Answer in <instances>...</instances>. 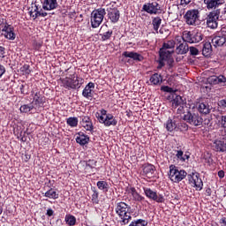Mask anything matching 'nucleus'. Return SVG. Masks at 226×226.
<instances>
[{
	"label": "nucleus",
	"mask_w": 226,
	"mask_h": 226,
	"mask_svg": "<svg viewBox=\"0 0 226 226\" xmlns=\"http://www.w3.org/2000/svg\"><path fill=\"white\" fill-rule=\"evenodd\" d=\"M199 17L200 12L197 9L188 10L184 15V19L187 26H197V22H199Z\"/></svg>",
	"instance_id": "obj_11"
},
{
	"label": "nucleus",
	"mask_w": 226,
	"mask_h": 226,
	"mask_svg": "<svg viewBox=\"0 0 226 226\" xmlns=\"http://www.w3.org/2000/svg\"><path fill=\"white\" fill-rule=\"evenodd\" d=\"M165 61H167V60L162 59L159 57V61H158L159 64L157 66L158 70H162V68H163V66H165Z\"/></svg>",
	"instance_id": "obj_56"
},
{
	"label": "nucleus",
	"mask_w": 226,
	"mask_h": 226,
	"mask_svg": "<svg viewBox=\"0 0 226 226\" xmlns=\"http://www.w3.org/2000/svg\"><path fill=\"white\" fill-rule=\"evenodd\" d=\"M29 15L30 17H33L34 20H36V19H38V17H47V15H49V13H47L46 11H43V7H38V5H34V11L31 10L29 11Z\"/></svg>",
	"instance_id": "obj_20"
},
{
	"label": "nucleus",
	"mask_w": 226,
	"mask_h": 226,
	"mask_svg": "<svg viewBox=\"0 0 226 226\" xmlns=\"http://www.w3.org/2000/svg\"><path fill=\"white\" fill-rule=\"evenodd\" d=\"M33 110H37L33 102L29 104H23L19 108L21 114H33Z\"/></svg>",
	"instance_id": "obj_31"
},
{
	"label": "nucleus",
	"mask_w": 226,
	"mask_h": 226,
	"mask_svg": "<svg viewBox=\"0 0 226 226\" xmlns=\"http://www.w3.org/2000/svg\"><path fill=\"white\" fill-rule=\"evenodd\" d=\"M82 84H84V79L76 77L75 79V74L72 75V89H80L82 87Z\"/></svg>",
	"instance_id": "obj_38"
},
{
	"label": "nucleus",
	"mask_w": 226,
	"mask_h": 226,
	"mask_svg": "<svg viewBox=\"0 0 226 226\" xmlns=\"http://www.w3.org/2000/svg\"><path fill=\"white\" fill-rule=\"evenodd\" d=\"M152 26H153L154 31H155V33H158V30L162 26V18H160L159 16L153 18Z\"/></svg>",
	"instance_id": "obj_40"
},
{
	"label": "nucleus",
	"mask_w": 226,
	"mask_h": 226,
	"mask_svg": "<svg viewBox=\"0 0 226 226\" xmlns=\"http://www.w3.org/2000/svg\"><path fill=\"white\" fill-rule=\"evenodd\" d=\"M172 109H177L179 105H186V102L183 100L181 95L175 94L173 95V99L171 101Z\"/></svg>",
	"instance_id": "obj_30"
},
{
	"label": "nucleus",
	"mask_w": 226,
	"mask_h": 226,
	"mask_svg": "<svg viewBox=\"0 0 226 226\" xmlns=\"http://www.w3.org/2000/svg\"><path fill=\"white\" fill-rule=\"evenodd\" d=\"M189 52L191 56H199V49L193 46L189 48Z\"/></svg>",
	"instance_id": "obj_52"
},
{
	"label": "nucleus",
	"mask_w": 226,
	"mask_h": 226,
	"mask_svg": "<svg viewBox=\"0 0 226 226\" xmlns=\"http://www.w3.org/2000/svg\"><path fill=\"white\" fill-rule=\"evenodd\" d=\"M203 4H205V8L208 11L218 10L220 6L225 4V0H201Z\"/></svg>",
	"instance_id": "obj_14"
},
{
	"label": "nucleus",
	"mask_w": 226,
	"mask_h": 226,
	"mask_svg": "<svg viewBox=\"0 0 226 226\" xmlns=\"http://www.w3.org/2000/svg\"><path fill=\"white\" fill-rule=\"evenodd\" d=\"M106 11H108V19L110 20L111 24H117L119 19H121V11H119L117 3L111 2L107 4Z\"/></svg>",
	"instance_id": "obj_3"
},
{
	"label": "nucleus",
	"mask_w": 226,
	"mask_h": 226,
	"mask_svg": "<svg viewBox=\"0 0 226 226\" xmlns=\"http://www.w3.org/2000/svg\"><path fill=\"white\" fill-rule=\"evenodd\" d=\"M75 140L79 146H86L87 144H89L90 138L83 132H79L76 133Z\"/></svg>",
	"instance_id": "obj_22"
},
{
	"label": "nucleus",
	"mask_w": 226,
	"mask_h": 226,
	"mask_svg": "<svg viewBox=\"0 0 226 226\" xmlns=\"http://www.w3.org/2000/svg\"><path fill=\"white\" fill-rule=\"evenodd\" d=\"M174 53V50H169V49H160L159 50V57L160 59H164V61H167L172 57V54Z\"/></svg>",
	"instance_id": "obj_35"
},
{
	"label": "nucleus",
	"mask_w": 226,
	"mask_h": 226,
	"mask_svg": "<svg viewBox=\"0 0 226 226\" xmlns=\"http://www.w3.org/2000/svg\"><path fill=\"white\" fill-rule=\"evenodd\" d=\"M6 54V48L0 46V58L4 57Z\"/></svg>",
	"instance_id": "obj_58"
},
{
	"label": "nucleus",
	"mask_w": 226,
	"mask_h": 226,
	"mask_svg": "<svg viewBox=\"0 0 226 226\" xmlns=\"http://www.w3.org/2000/svg\"><path fill=\"white\" fill-rule=\"evenodd\" d=\"M196 109L200 114L207 116L211 112V108L207 102H199L196 104Z\"/></svg>",
	"instance_id": "obj_24"
},
{
	"label": "nucleus",
	"mask_w": 226,
	"mask_h": 226,
	"mask_svg": "<svg viewBox=\"0 0 226 226\" xmlns=\"http://www.w3.org/2000/svg\"><path fill=\"white\" fill-rule=\"evenodd\" d=\"M155 171L156 167L153 164L147 163L143 166V174H145L147 177H151Z\"/></svg>",
	"instance_id": "obj_28"
},
{
	"label": "nucleus",
	"mask_w": 226,
	"mask_h": 226,
	"mask_svg": "<svg viewBox=\"0 0 226 226\" xmlns=\"http://www.w3.org/2000/svg\"><path fill=\"white\" fill-rule=\"evenodd\" d=\"M95 117L99 121L101 124H104V126H117V119L114 117V115L108 113L106 117L100 116L99 112L95 113Z\"/></svg>",
	"instance_id": "obj_10"
},
{
	"label": "nucleus",
	"mask_w": 226,
	"mask_h": 226,
	"mask_svg": "<svg viewBox=\"0 0 226 226\" xmlns=\"http://www.w3.org/2000/svg\"><path fill=\"white\" fill-rule=\"evenodd\" d=\"M112 34H114V31L112 30H108L107 32L101 34L102 41H107L108 40H110V38H112Z\"/></svg>",
	"instance_id": "obj_46"
},
{
	"label": "nucleus",
	"mask_w": 226,
	"mask_h": 226,
	"mask_svg": "<svg viewBox=\"0 0 226 226\" xmlns=\"http://www.w3.org/2000/svg\"><path fill=\"white\" fill-rule=\"evenodd\" d=\"M218 124L226 131V116H222L218 118Z\"/></svg>",
	"instance_id": "obj_48"
},
{
	"label": "nucleus",
	"mask_w": 226,
	"mask_h": 226,
	"mask_svg": "<svg viewBox=\"0 0 226 226\" xmlns=\"http://www.w3.org/2000/svg\"><path fill=\"white\" fill-rule=\"evenodd\" d=\"M169 179L172 183H181L183 179L188 176V173L185 170H179L176 165L171 164L170 166V171L168 172Z\"/></svg>",
	"instance_id": "obj_2"
},
{
	"label": "nucleus",
	"mask_w": 226,
	"mask_h": 226,
	"mask_svg": "<svg viewBox=\"0 0 226 226\" xmlns=\"http://www.w3.org/2000/svg\"><path fill=\"white\" fill-rule=\"evenodd\" d=\"M204 35L197 29L192 31H184V41L185 43H199L202 41Z\"/></svg>",
	"instance_id": "obj_6"
},
{
	"label": "nucleus",
	"mask_w": 226,
	"mask_h": 226,
	"mask_svg": "<svg viewBox=\"0 0 226 226\" xmlns=\"http://www.w3.org/2000/svg\"><path fill=\"white\" fill-rule=\"evenodd\" d=\"M92 194H91V201L92 204H100V192L96 189V187L92 186Z\"/></svg>",
	"instance_id": "obj_36"
},
{
	"label": "nucleus",
	"mask_w": 226,
	"mask_h": 226,
	"mask_svg": "<svg viewBox=\"0 0 226 226\" xmlns=\"http://www.w3.org/2000/svg\"><path fill=\"white\" fill-rule=\"evenodd\" d=\"M210 80L214 85L217 84L218 86H223L226 87V77L224 75L213 76Z\"/></svg>",
	"instance_id": "obj_27"
},
{
	"label": "nucleus",
	"mask_w": 226,
	"mask_h": 226,
	"mask_svg": "<svg viewBox=\"0 0 226 226\" xmlns=\"http://www.w3.org/2000/svg\"><path fill=\"white\" fill-rule=\"evenodd\" d=\"M212 52H213V46L211 45V42L209 41L205 42L203 44L202 55L205 56V57H209Z\"/></svg>",
	"instance_id": "obj_37"
},
{
	"label": "nucleus",
	"mask_w": 226,
	"mask_h": 226,
	"mask_svg": "<svg viewBox=\"0 0 226 226\" xmlns=\"http://www.w3.org/2000/svg\"><path fill=\"white\" fill-rule=\"evenodd\" d=\"M105 15H107V11L103 8H99L91 13V26L94 29L102 26Z\"/></svg>",
	"instance_id": "obj_5"
},
{
	"label": "nucleus",
	"mask_w": 226,
	"mask_h": 226,
	"mask_svg": "<svg viewBox=\"0 0 226 226\" xmlns=\"http://www.w3.org/2000/svg\"><path fill=\"white\" fill-rule=\"evenodd\" d=\"M41 3L46 11H51V10H56L59 6L57 0H41Z\"/></svg>",
	"instance_id": "obj_18"
},
{
	"label": "nucleus",
	"mask_w": 226,
	"mask_h": 226,
	"mask_svg": "<svg viewBox=\"0 0 226 226\" xmlns=\"http://www.w3.org/2000/svg\"><path fill=\"white\" fill-rule=\"evenodd\" d=\"M142 11L149 13V15H160L162 13V6L156 1L147 3L143 5Z\"/></svg>",
	"instance_id": "obj_13"
},
{
	"label": "nucleus",
	"mask_w": 226,
	"mask_h": 226,
	"mask_svg": "<svg viewBox=\"0 0 226 226\" xmlns=\"http://www.w3.org/2000/svg\"><path fill=\"white\" fill-rule=\"evenodd\" d=\"M143 192L147 199H149L150 200H154V202H157L158 204H163V202H165L163 194H158L156 191H153L149 187H143Z\"/></svg>",
	"instance_id": "obj_12"
},
{
	"label": "nucleus",
	"mask_w": 226,
	"mask_h": 226,
	"mask_svg": "<svg viewBox=\"0 0 226 226\" xmlns=\"http://www.w3.org/2000/svg\"><path fill=\"white\" fill-rule=\"evenodd\" d=\"M96 186L98 190H101L102 192H109V188H110V185H109V182L107 181H98L96 183Z\"/></svg>",
	"instance_id": "obj_41"
},
{
	"label": "nucleus",
	"mask_w": 226,
	"mask_h": 226,
	"mask_svg": "<svg viewBox=\"0 0 226 226\" xmlns=\"http://www.w3.org/2000/svg\"><path fill=\"white\" fill-rule=\"evenodd\" d=\"M175 47H176V41H174V40H170L166 42H163L162 47L161 49L162 50H169V49L173 50Z\"/></svg>",
	"instance_id": "obj_44"
},
{
	"label": "nucleus",
	"mask_w": 226,
	"mask_h": 226,
	"mask_svg": "<svg viewBox=\"0 0 226 226\" xmlns=\"http://www.w3.org/2000/svg\"><path fill=\"white\" fill-rule=\"evenodd\" d=\"M12 26H13L8 24V21H7L5 24L0 26V31H2V33H5V31H8Z\"/></svg>",
	"instance_id": "obj_51"
},
{
	"label": "nucleus",
	"mask_w": 226,
	"mask_h": 226,
	"mask_svg": "<svg viewBox=\"0 0 226 226\" xmlns=\"http://www.w3.org/2000/svg\"><path fill=\"white\" fill-rule=\"evenodd\" d=\"M175 45L177 43V45H181V43L185 42V32H183V36H179V35H177L175 37Z\"/></svg>",
	"instance_id": "obj_49"
},
{
	"label": "nucleus",
	"mask_w": 226,
	"mask_h": 226,
	"mask_svg": "<svg viewBox=\"0 0 226 226\" xmlns=\"http://www.w3.org/2000/svg\"><path fill=\"white\" fill-rule=\"evenodd\" d=\"M31 96L33 99L32 104L36 109H43V107H45V104L47 103V97H45L40 90H32Z\"/></svg>",
	"instance_id": "obj_8"
},
{
	"label": "nucleus",
	"mask_w": 226,
	"mask_h": 226,
	"mask_svg": "<svg viewBox=\"0 0 226 226\" xmlns=\"http://www.w3.org/2000/svg\"><path fill=\"white\" fill-rule=\"evenodd\" d=\"M166 130L168 132H177V120L169 118L166 122Z\"/></svg>",
	"instance_id": "obj_33"
},
{
	"label": "nucleus",
	"mask_w": 226,
	"mask_h": 226,
	"mask_svg": "<svg viewBox=\"0 0 226 226\" xmlns=\"http://www.w3.org/2000/svg\"><path fill=\"white\" fill-rule=\"evenodd\" d=\"M212 147L214 151H216V153H226L225 138L222 139H215L212 144Z\"/></svg>",
	"instance_id": "obj_16"
},
{
	"label": "nucleus",
	"mask_w": 226,
	"mask_h": 226,
	"mask_svg": "<svg viewBox=\"0 0 226 226\" xmlns=\"http://www.w3.org/2000/svg\"><path fill=\"white\" fill-rule=\"evenodd\" d=\"M115 213L118 215L120 225H128L132 220V206L124 201L115 205Z\"/></svg>",
	"instance_id": "obj_1"
},
{
	"label": "nucleus",
	"mask_w": 226,
	"mask_h": 226,
	"mask_svg": "<svg viewBox=\"0 0 226 226\" xmlns=\"http://www.w3.org/2000/svg\"><path fill=\"white\" fill-rule=\"evenodd\" d=\"M94 83L93 82H88V84L85 87V88L82 91V96L84 98H87V100H91L94 96Z\"/></svg>",
	"instance_id": "obj_17"
},
{
	"label": "nucleus",
	"mask_w": 226,
	"mask_h": 226,
	"mask_svg": "<svg viewBox=\"0 0 226 226\" xmlns=\"http://www.w3.org/2000/svg\"><path fill=\"white\" fill-rule=\"evenodd\" d=\"M226 41V37H224L222 34H219L218 35H215L212 39V44L214 47H222V45Z\"/></svg>",
	"instance_id": "obj_25"
},
{
	"label": "nucleus",
	"mask_w": 226,
	"mask_h": 226,
	"mask_svg": "<svg viewBox=\"0 0 226 226\" xmlns=\"http://www.w3.org/2000/svg\"><path fill=\"white\" fill-rule=\"evenodd\" d=\"M59 81L62 84V87H64V89H73V79L70 77L65 78H60Z\"/></svg>",
	"instance_id": "obj_29"
},
{
	"label": "nucleus",
	"mask_w": 226,
	"mask_h": 226,
	"mask_svg": "<svg viewBox=\"0 0 226 226\" xmlns=\"http://www.w3.org/2000/svg\"><path fill=\"white\" fill-rule=\"evenodd\" d=\"M122 56L124 57H130L133 59V61L142 62L144 61V56L137 52L134 51H124Z\"/></svg>",
	"instance_id": "obj_23"
},
{
	"label": "nucleus",
	"mask_w": 226,
	"mask_h": 226,
	"mask_svg": "<svg viewBox=\"0 0 226 226\" xmlns=\"http://www.w3.org/2000/svg\"><path fill=\"white\" fill-rule=\"evenodd\" d=\"M80 124L87 132H91L92 133L94 132V125L93 124V120L89 116H82Z\"/></svg>",
	"instance_id": "obj_15"
},
{
	"label": "nucleus",
	"mask_w": 226,
	"mask_h": 226,
	"mask_svg": "<svg viewBox=\"0 0 226 226\" xmlns=\"http://www.w3.org/2000/svg\"><path fill=\"white\" fill-rule=\"evenodd\" d=\"M98 162L94 159H90L88 161H81L80 164L85 167V170H89V169H96Z\"/></svg>",
	"instance_id": "obj_32"
},
{
	"label": "nucleus",
	"mask_w": 226,
	"mask_h": 226,
	"mask_svg": "<svg viewBox=\"0 0 226 226\" xmlns=\"http://www.w3.org/2000/svg\"><path fill=\"white\" fill-rule=\"evenodd\" d=\"M184 121H186L192 126H202L204 119L199 113H194L192 111H187L183 117Z\"/></svg>",
	"instance_id": "obj_9"
},
{
	"label": "nucleus",
	"mask_w": 226,
	"mask_h": 226,
	"mask_svg": "<svg viewBox=\"0 0 226 226\" xmlns=\"http://www.w3.org/2000/svg\"><path fill=\"white\" fill-rule=\"evenodd\" d=\"M99 116H102V117H103V116H105L107 117V116H109V114L107 113L105 109H100Z\"/></svg>",
	"instance_id": "obj_61"
},
{
	"label": "nucleus",
	"mask_w": 226,
	"mask_h": 226,
	"mask_svg": "<svg viewBox=\"0 0 226 226\" xmlns=\"http://www.w3.org/2000/svg\"><path fill=\"white\" fill-rule=\"evenodd\" d=\"M189 185L195 188L196 192H200L204 188V182L200 177V173L194 171L187 175Z\"/></svg>",
	"instance_id": "obj_4"
},
{
	"label": "nucleus",
	"mask_w": 226,
	"mask_h": 226,
	"mask_svg": "<svg viewBox=\"0 0 226 226\" xmlns=\"http://www.w3.org/2000/svg\"><path fill=\"white\" fill-rule=\"evenodd\" d=\"M222 13L221 9H216L207 14L206 22L207 27L210 29H216L218 27V20H220V15Z\"/></svg>",
	"instance_id": "obj_7"
},
{
	"label": "nucleus",
	"mask_w": 226,
	"mask_h": 226,
	"mask_svg": "<svg viewBox=\"0 0 226 226\" xmlns=\"http://www.w3.org/2000/svg\"><path fill=\"white\" fill-rule=\"evenodd\" d=\"M163 83V76L162 74L155 72L150 76L148 86H162Z\"/></svg>",
	"instance_id": "obj_19"
},
{
	"label": "nucleus",
	"mask_w": 226,
	"mask_h": 226,
	"mask_svg": "<svg viewBox=\"0 0 226 226\" xmlns=\"http://www.w3.org/2000/svg\"><path fill=\"white\" fill-rule=\"evenodd\" d=\"M125 192L129 195H132V200H135V202H142V200H144L145 199L142 195H140V193L137 192V189H135V187H126Z\"/></svg>",
	"instance_id": "obj_21"
},
{
	"label": "nucleus",
	"mask_w": 226,
	"mask_h": 226,
	"mask_svg": "<svg viewBox=\"0 0 226 226\" xmlns=\"http://www.w3.org/2000/svg\"><path fill=\"white\" fill-rule=\"evenodd\" d=\"M219 223L221 224V226H226V217L221 218Z\"/></svg>",
	"instance_id": "obj_64"
},
{
	"label": "nucleus",
	"mask_w": 226,
	"mask_h": 226,
	"mask_svg": "<svg viewBox=\"0 0 226 226\" xmlns=\"http://www.w3.org/2000/svg\"><path fill=\"white\" fill-rule=\"evenodd\" d=\"M43 197H47L48 199H53L54 200L59 199V193L56 192L53 188L48 190L45 193H42Z\"/></svg>",
	"instance_id": "obj_39"
},
{
	"label": "nucleus",
	"mask_w": 226,
	"mask_h": 226,
	"mask_svg": "<svg viewBox=\"0 0 226 226\" xmlns=\"http://www.w3.org/2000/svg\"><path fill=\"white\" fill-rule=\"evenodd\" d=\"M2 36L5 38V40H15L17 38V34H15V27H11L8 30H5L2 33Z\"/></svg>",
	"instance_id": "obj_34"
},
{
	"label": "nucleus",
	"mask_w": 226,
	"mask_h": 226,
	"mask_svg": "<svg viewBox=\"0 0 226 226\" xmlns=\"http://www.w3.org/2000/svg\"><path fill=\"white\" fill-rule=\"evenodd\" d=\"M161 91H163L164 93H176L174 91V88L169 87V86H162L161 87Z\"/></svg>",
	"instance_id": "obj_50"
},
{
	"label": "nucleus",
	"mask_w": 226,
	"mask_h": 226,
	"mask_svg": "<svg viewBox=\"0 0 226 226\" xmlns=\"http://www.w3.org/2000/svg\"><path fill=\"white\" fill-rule=\"evenodd\" d=\"M205 193H206L207 197H211V195L213 193V190H211V188L208 187L206 189Z\"/></svg>",
	"instance_id": "obj_62"
},
{
	"label": "nucleus",
	"mask_w": 226,
	"mask_h": 226,
	"mask_svg": "<svg viewBox=\"0 0 226 226\" xmlns=\"http://www.w3.org/2000/svg\"><path fill=\"white\" fill-rule=\"evenodd\" d=\"M190 128V126L188 125V124H186V122H177V132H181L182 133H186V132H188V129Z\"/></svg>",
	"instance_id": "obj_42"
},
{
	"label": "nucleus",
	"mask_w": 226,
	"mask_h": 226,
	"mask_svg": "<svg viewBox=\"0 0 226 226\" xmlns=\"http://www.w3.org/2000/svg\"><path fill=\"white\" fill-rule=\"evenodd\" d=\"M66 124L71 128H77L79 126V118L77 117H70L66 119Z\"/></svg>",
	"instance_id": "obj_43"
},
{
	"label": "nucleus",
	"mask_w": 226,
	"mask_h": 226,
	"mask_svg": "<svg viewBox=\"0 0 226 226\" xmlns=\"http://www.w3.org/2000/svg\"><path fill=\"white\" fill-rule=\"evenodd\" d=\"M20 71L22 72L23 75H30L31 72H33V70L31 69V66L27 64H25L20 68Z\"/></svg>",
	"instance_id": "obj_47"
},
{
	"label": "nucleus",
	"mask_w": 226,
	"mask_h": 226,
	"mask_svg": "<svg viewBox=\"0 0 226 226\" xmlns=\"http://www.w3.org/2000/svg\"><path fill=\"white\" fill-rule=\"evenodd\" d=\"M177 114H183L185 112V104L177 106Z\"/></svg>",
	"instance_id": "obj_60"
},
{
	"label": "nucleus",
	"mask_w": 226,
	"mask_h": 226,
	"mask_svg": "<svg viewBox=\"0 0 226 226\" xmlns=\"http://www.w3.org/2000/svg\"><path fill=\"white\" fill-rule=\"evenodd\" d=\"M167 61L168 66H169V70H172V68H174V58H169Z\"/></svg>",
	"instance_id": "obj_57"
},
{
	"label": "nucleus",
	"mask_w": 226,
	"mask_h": 226,
	"mask_svg": "<svg viewBox=\"0 0 226 226\" xmlns=\"http://www.w3.org/2000/svg\"><path fill=\"white\" fill-rule=\"evenodd\" d=\"M65 222L69 226H73V225H75V223H77V218L75 217V215H65Z\"/></svg>",
	"instance_id": "obj_45"
},
{
	"label": "nucleus",
	"mask_w": 226,
	"mask_h": 226,
	"mask_svg": "<svg viewBox=\"0 0 226 226\" xmlns=\"http://www.w3.org/2000/svg\"><path fill=\"white\" fill-rule=\"evenodd\" d=\"M189 50L190 47L188 46V42L184 41L183 43L177 46L176 54L185 56V54H188Z\"/></svg>",
	"instance_id": "obj_26"
},
{
	"label": "nucleus",
	"mask_w": 226,
	"mask_h": 226,
	"mask_svg": "<svg viewBox=\"0 0 226 226\" xmlns=\"http://www.w3.org/2000/svg\"><path fill=\"white\" fill-rule=\"evenodd\" d=\"M46 215L47 216H54V210H52V208H48Z\"/></svg>",
	"instance_id": "obj_63"
},
{
	"label": "nucleus",
	"mask_w": 226,
	"mask_h": 226,
	"mask_svg": "<svg viewBox=\"0 0 226 226\" xmlns=\"http://www.w3.org/2000/svg\"><path fill=\"white\" fill-rule=\"evenodd\" d=\"M184 154H185V153L183 152V150H177L176 156H177V160L185 161V158H183Z\"/></svg>",
	"instance_id": "obj_55"
},
{
	"label": "nucleus",
	"mask_w": 226,
	"mask_h": 226,
	"mask_svg": "<svg viewBox=\"0 0 226 226\" xmlns=\"http://www.w3.org/2000/svg\"><path fill=\"white\" fill-rule=\"evenodd\" d=\"M6 73V68L4 67V65L0 64V79L3 78V75Z\"/></svg>",
	"instance_id": "obj_59"
},
{
	"label": "nucleus",
	"mask_w": 226,
	"mask_h": 226,
	"mask_svg": "<svg viewBox=\"0 0 226 226\" xmlns=\"http://www.w3.org/2000/svg\"><path fill=\"white\" fill-rule=\"evenodd\" d=\"M217 104L220 109H226V98L218 101Z\"/></svg>",
	"instance_id": "obj_54"
},
{
	"label": "nucleus",
	"mask_w": 226,
	"mask_h": 226,
	"mask_svg": "<svg viewBox=\"0 0 226 226\" xmlns=\"http://www.w3.org/2000/svg\"><path fill=\"white\" fill-rule=\"evenodd\" d=\"M43 47V41H34V50H40Z\"/></svg>",
	"instance_id": "obj_53"
}]
</instances>
